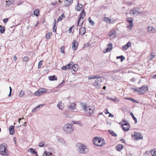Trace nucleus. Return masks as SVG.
I'll return each instance as SVG.
<instances>
[{
  "label": "nucleus",
  "instance_id": "f257e3e1",
  "mask_svg": "<svg viewBox=\"0 0 156 156\" xmlns=\"http://www.w3.org/2000/svg\"><path fill=\"white\" fill-rule=\"evenodd\" d=\"M7 145L5 143H2L0 145V154L2 155L8 156L9 151L7 149Z\"/></svg>",
  "mask_w": 156,
  "mask_h": 156
},
{
  "label": "nucleus",
  "instance_id": "f03ea898",
  "mask_svg": "<svg viewBox=\"0 0 156 156\" xmlns=\"http://www.w3.org/2000/svg\"><path fill=\"white\" fill-rule=\"evenodd\" d=\"M104 141L103 138H99L97 136L95 137L93 140V144L96 146L98 147L103 146L105 144L104 143Z\"/></svg>",
  "mask_w": 156,
  "mask_h": 156
},
{
  "label": "nucleus",
  "instance_id": "7ed1b4c3",
  "mask_svg": "<svg viewBox=\"0 0 156 156\" xmlns=\"http://www.w3.org/2000/svg\"><path fill=\"white\" fill-rule=\"evenodd\" d=\"M101 77V76L95 75L90 76L88 77V79L89 80H91L97 78V79L95 80L94 85L96 87L99 88H100V85H99L100 81V82L102 81L100 79Z\"/></svg>",
  "mask_w": 156,
  "mask_h": 156
},
{
  "label": "nucleus",
  "instance_id": "20e7f679",
  "mask_svg": "<svg viewBox=\"0 0 156 156\" xmlns=\"http://www.w3.org/2000/svg\"><path fill=\"white\" fill-rule=\"evenodd\" d=\"M64 132L68 134H70L73 132L74 128L72 125L69 123L66 124L63 127Z\"/></svg>",
  "mask_w": 156,
  "mask_h": 156
},
{
  "label": "nucleus",
  "instance_id": "39448f33",
  "mask_svg": "<svg viewBox=\"0 0 156 156\" xmlns=\"http://www.w3.org/2000/svg\"><path fill=\"white\" fill-rule=\"evenodd\" d=\"M122 121L125 122L123 124H121L122 123L121 122L119 123V124L122 126V129L124 132L128 131L130 128V126L128 121L125 120V119H122Z\"/></svg>",
  "mask_w": 156,
  "mask_h": 156
},
{
  "label": "nucleus",
  "instance_id": "423d86ee",
  "mask_svg": "<svg viewBox=\"0 0 156 156\" xmlns=\"http://www.w3.org/2000/svg\"><path fill=\"white\" fill-rule=\"evenodd\" d=\"M79 147L78 152L81 154H85L88 151V149L86 146L80 144H78L77 145Z\"/></svg>",
  "mask_w": 156,
  "mask_h": 156
},
{
  "label": "nucleus",
  "instance_id": "0eeeda50",
  "mask_svg": "<svg viewBox=\"0 0 156 156\" xmlns=\"http://www.w3.org/2000/svg\"><path fill=\"white\" fill-rule=\"evenodd\" d=\"M146 88V85H144L140 88H135L134 87H132L131 88V89L133 90L134 91L138 92L139 94H144L145 91V89Z\"/></svg>",
  "mask_w": 156,
  "mask_h": 156
},
{
  "label": "nucleus",
  "instance_id": "6e6552de",
  "mask_svg": "<svg viewBox=\"0 0 156 156\" xmlns=\"http://www.w3.org/2000/svg\"><path fill=\"white\" fill-rule=\"evenodd\" d=\"M139 9L138 8H134L130 11V14L133 15L137 16L140 13V12L138 11Z\"/></svg>",
  "mask_w": 156,
  "mask_h": 156
},
{
  "label": "nucleus",
  "instance_id": "1a4fd4ad",
  "mask_svg": "<svg viewBox=\"0 0 156 156\" xmlns=\"http://www.w3.org/2000/svg\"><path fill=\"white\" fill-rule=\"evenodd\" d=\"M127 21L129 23V25L127 26V28L131 30L133 26V18L132 17L128 18L127 19Z\"/></svg>",
  "mask_w": 156,
  "mask_h": 156
},
{
  "label": "nucleus",
  "instance_id": "9d476101",
  "mask_svg": "<svg viewBox=\"0 0 156 156\" xmlns=\"http://www.w3.org/2000/svg\"><path fill=\"white\" fill-rule=\"evenodd\" d=\"M85 14L86 13L84 10H82L80 14L79 18L78 20L77 25V26H79V23L81 19H83V17L85 16Z\"/></svg>",
  "mask_w": 156,
  "mask_h": 156
},
{
  "label": "nucleus",
  "instance_id": "9b49d317",
  "mask_svg": "<svg viewBox=\"0 0 156 156\" xmlns=\"http://www.w3.org/2000/svg\"><path fill=\"white\" fill-rule=\"evenodd\" d=\"M80 105L82 108L85 112H87L88 108L90 107L89 106H87V103L86 102H82L80 103Z\"/></svg>",
  "mask_w": 156,
  "mask_h": 156
},
{
  "label": "nucleus",
  "instance_id": "f8f14e48",
  "mask_svg": "<svg viewBox=\"0 0 156 156\" xmlns=\"http://www.w3.org/2000/svg\"><path fill=\"white\" fill-rule=\"evenodd\" d=\"M108 35L112 38H114L116 36V32L115 30H112L108 33Z\"/></svg>",
  "mask_w": 156,
  "mask_h": 156
},
{
  "label": "nucleus",
  "instance_id": "ddd939ff",
  "mask_svg": "<svg viewBox=\"0 0 156 156\" xmlns=\"http://www.w3.org/2000/svg\"><path fill=\"white\" fill-rule=\"evenodd\" d=\"M134 137L136 140H138L143 138L141 134L139 132H134Z\"/></svg>",
  "mask_w": 156,
  "mask_h": 156
},
{
  "label": "nucleus",
  "instance_id": "4468645a",
  "mask_svg": "<svg viewBox=\"0 0 156 156\" xmlns=\"http://www.w3.org/2000/svg\"><path fill=\"white\" fill-rule=\"evenodd\" d=\"M71 64V68L74 71L76 72V71L78 68V66L77 64H74V62H70Z\"/></svg>",
  "mask_w": 156,
  "mask_h": 156
},
{
  "label": "nucleus",
  "instance_id": "2eb2a0df",
  "mask_svg": "<svg viewBox=\"0 0 156 156\" xmlns=\"http://www.w3.org/2000/svg\"><path fill=\"white\" fill-rule=\"evenodd\" d=\"M78 45V43L77 41L76 40H73L72 44V48L73 50L76 49Z\"/></svg>",
  "mask_w": 156,
  "mask_h": 156
},
{
  "label": "nucleus",
  "instance_id": "dca6fc26",
  "mask_svg": "<svg viewBox=\"0 0 156 156\" xmlns=\"http://www.w3.org/2000/svg\"><path fill=\"white\" fill-rule=\"evenodd\" d=\"M15 126H10L9 128V130L10 134L13 135L15 132L14 129Z\"/></svg>",
  "mask_w": 156,
  "mask_h": 156
},
{
  "label": "nucleus",
  "instance_id": "f3484780",
  "mask_svg": "<svg viewBox=\"0 0 156 156\" xmlns=\"http://www.w3.org/2000/svg\"><path fill=\"white\" fill-rule=\"evenodd\" d=\"M43 88H41L36 91L35 93V95L36 96H40L43 94Z\"/></svg>",
  "mask_w": 156,
  "mask_h": 156
},
{
  "label": "nucleus",
  "instance_id": "a211bd4d",
  "mask_svg": "<svg viewBox=\"0 0 156 156\" xmlns=\"http://www.w3.org/2000/svg\"><path fill=\"white\" fill-rule=\"evenodd\" d=\"M131 43L130 42H128L126 44L122 46V47L123 48V50H126L129 47L131 46Z\"/></svg>",
  "mask_w": 156,
  "mask_h": 156
},
{
  "label": "nucleus",
  "instance_id": "6ab92c4d",
  "mask_svg": "<svg viewBox=\"0 0 156 156\" xmlns=\"http://www.w3.org/2000/svg\"><path fill=\"white\" fill-rule=\"evenodd\" d=\"M86 32V28L85 27H82L79 30V34L81 35H84Z\"/></svg>",
  "mask_w": 156,
  "mask_h": 156
},
{
  "label": "nucleus",
  "instance_id": "aec40b11",
  "mask_svg": "<svg viewBox=\"0 0 156 156\" xmlns=\"http://www.w3.org/2000/svg\"><path fill=\"white\" fill-rule=\"evenodd\" d=\"M83 7V5L80 3H78L77 6L75 7V9L77 11H80Z\"/></svg>",
  "mask_w": 156,
  "mask_h": 156
},
{
  "label": "nucleus",
  "instance_id": "412c9836",
  "mask_svg": "<svg viewBox=\"0 0 156 156\" xmlns=\"http://www.w3.org/2000/svg\"><path fill=\"white\" fill-rule=\"evenodd\" d=\"M147 31L149 32L154 33L155 32L156 30L154 27H152L149 26L148 27Z\"/></svg>",
  "mask_w": 156,
  "mask_h": 156
},
{
  "label": "nucleus",
  "instance_id": "4be33fe9",
  "mask_svg": "<svg viewBox=\"0 0 156 156\" xmlns=\"http://www.w3.org/2000/svg\"><path fill=\"white\" fill-rule=\"evenodd\" d=\"M123 146L122 144H119L115 147L116 149L119 151H120L123 149Z\"/></svg>",
  "mask_w": 156,
  "mask_h": 156
},
{
  "label": "nucleus",
  "instance_id": "5701e85b",
  "mask_svg": "<svg viewBox=\"0 0 156 156\" xmlns=\"http://www.w3.org/2000/svg\"><path fill=\"white\" fill-rule=\"evenodd\" d=\"M48 79L50 81L57 80V77L56 76L54 75L52 76H50L48 77Z\"/></svg>",
  "mask_w": 156,
  "mask_h": 156
},
{
  "label": "nucleus",
  "instance_id": "b1692460",
  "mask_svg": "<svg viewBox=\"0 0 156 156\" xmlns=\"http://www.w3.org/2000/svg\"><path fill=\"white\" fill-rule=\"evenodd\" d=\"M71 63L70 62L67 65L63 66L62 68V69L63 70H66L67 69H69L71 68Z\"/></svg>",
  "mask_w": 156,
  "mask_h": 156
},
{
  "label": "nucleus",
  "instance_id": "393cba45",
  "mask_svg": "<svg viewBox=\"0 0 156 156\" xmlns=\"http://www.w3.org/2000/svg\"><path fill=\"white\" fill-rule=\"evenodd\" d=\"M112 44L111 43H110L109 44H108V48H106V51L104 53L110 51L111 50V49H112Z\"/></svg>",
  "mask_w": 156,
  "mask_h": 156
},
{
  "label": "nucleus",
  "instance_id": "a878e982",
  "mask_svg": "<svg viewBox=\"0 0 156 156\" xmlns=\"http://www.w3.org/2000/svg\"><path fill=\"white\" fill-rule=\"evenodd\" d=\"M28 151H30L32 154H34L35 155H37V153L35 149L33 148H30L28 149Z\"/></svg>",
  "mask_w": 156,
  "mask_h": 156
},
{
  "label": "nucleus",
  "instance_id": "bb28decb",
  "mask_svg": "<svg viewBox=\"0 0 156 156\" xmlns=\"http://www.w3.org/2000/svg\"><path fill=\"white\" fill-rule=\"evenodd\" d=\"M73 3V1L69 2L67 0H65L64 1V5L66 7H67L69 5H71Z\"/></svg>",
  "mask_w": 156,
  "mask_h": 156
},
{
  "label": "nucleus",
  "instance_id": "cd10ccee",
  "mask_svg": "<svg viewBox=\"0 0 156 156\" xmlns=\"http://www.w3.org/2000/svg\"><path fill=\"white\" fill-rule=\"evenodd\" d=\"M108 132L112 136L115 137L117 136V134L112 130L109 129L108 130Z\"/></svg>",
  "mask_w": 156,
  "mask_h": 156
},
{
  "label": "nucleus",
  "instance_id": "c85d7f7f",
  "mask_svg": "<svg viewBox=\"0 0 156 156\" xmlns=\"http://www.w3.org/2000/svg\"><path fill=\"white\" fill-rule=\"evenodd\" d=\"M68 106L69 108L72 110H74L76 108V104L74 103H71L70 105Z\"/></svg>",
  "mask_w": 156,
  "mask_h": 156
},
{
  "label": "nucleus",
  "instance_id": "c756f323",
  "mask_svg": "<svg viewBox=\"0 0 156 156\" xmlns=\"http://www.w3.org/2000/svg\"><path fill=\"white\" fill-rule=\"evenodd\" d=\"M152 156H156V149L153 148L150 151Z\"/></svg>",
  "mask_w": 156,
  "mask_h": 156
},
{
  "label": "nucleus",
  "instance_id": "7c9ffc66",
  "mask_svg": "<svg viewBox=\"0 0 156 156\" xmlns=\"http://www.w3.org/2000/svg\"><path fill=\"white\" fill-rule=\"evenodd\" d=\"M40 12L39 10L38 9H36L34 12V14L36 16H38Z\"/></svg>",
  "mask_w": 156,
  "mask_h": 156
},
{
  "label": "nucleus",
  "instance_id": "2f4dec72",
  "mask_svg": "<svg viewBox=\"0 0 156 156\" xmlns=\"http://www.w3.org/2000/svg\"><path fill=\"white\" fill-rule=\"evenodd\" d=\"M130 115H131V116H132L133 119L135 121V123L136 124L137 122V120L136 118L134 116L133 113L132 112H130Z\"/></svg>",
  "mask_w": 156,
  "mask_h": 156
},
{
  "label": "nucleus",
  "instance_id": "473e14b6",
  "mask_svg": "<svg viewBox=\"0 0 156 156\" xmlns=\"http://www.w3.org/2000/svg\"><path fill=\"white\" fill-rule=\"evenodd\" d=\"M14 0H9L8 1H6L7 5L9 6L11 4H13L14 2Z\"/></svg>",
  "mask_w": 156,
  "mask_h": 156
},
{
  "label": "nucleus",
  "instance_id": "72a5a7b5",
  "mask_svg": "<svg viewBox=\"0 0 156 156\" xmlns=\"http://www.w3.org/2000/svg\"><path fill=\"white\" fill-rule=\"evenodd\" d=\"M116 59H120L121 62H122L125 59V57L122 55L120 56H117L116 57Z\"/></svg>",
  "mask_w": 156,
  "mask_h": 156
},
{
  "label": "nucleus",
  "instance_id": "f704fd0d",
  "mask_svg": "<svg viewBox=\"0 0 156 156\" xmlns=\"http://www.w3.org/2000/svg\"><path fill=\"white\" fill-rule=\"evenodd\" d=\"M65 16L64 14H62L61 16L58 17L57 19V22L62 20L64 17H65Z\"/></svg>",
  "mask_w": 156,
  "mask_h": 156
},
{
  "label": "nucleus",
  "instance_id": "c9c22d12",
  "mask_svg": "<svg viewBox=\"0 0 156 156\" xmlns=\"http://www.w3.org/2000/svg\"><path fill=\"white\" fill-rule=\"evenodd\" d=\"M0 32L1 34H2L4 33L5 29L4 27H2L1 25L0 26Z\"/></svg>",
  "mask_w": 156,
  "mask_h": 156
},
{
  "label": "nucleus",
  "instance_id": "e433bc0d",
  "mask_svg": "<svg viewBox=\"0 0 156 156\" xmlns=\"http://www.w3.org/2000/svg\"><path fill=\"white\" fill-rule=\"evenodd\" d=\"M51 33L50 32H49L47 33L45 36V38L47 39H49L50 38V35L51 34Z\"/></svg>",
  "mask_w": 156,
  "mask_h": 156
},
{
  "label": "nucleus",
  "instance_id": "4c0bfd02",
  "mask_svg": "<svg viewBox=\"0 0 156 156\" xmlns=\"http://www.w3.org/2000/svg\"><path fill=\"white\" fill-rule=\"evenodd\" d=\"M44 153L45 154L46 156H52V153L49 152L45 151L44 152Z\"/></svg>",
  "mask_w": 156,
  "mask_h": 156
},
{
  "label": "nucleus",
  "instance_id": "58836bf2",
  "mask_svg": "<svg viewBox=\"0 0 156 156\" xmlns=\"http://www.w3.org/2000/svg\"><path fill=\"white\" fill-rule=\"evenodd\" d=\"M93 110H91V111H89L88 112V114H87L86 115L87 116H91L92 113H93Z\"/></svg>",
  "mask_w": 156,
  "mask_h": 156
},
{
  "label": "nucleus",
  "instance_id": "ea45409f",
  "mask_svg": "<svg viewBox=\"0 0 156 156\" xmlns=\"http://www.w3.org/2000/svg\"><path fill=\"white\" fill-rule=\"evenodd\" d=\"M155 57V55H151V56H148V59H149V60H151L153 58H154Z\"/></svg>",
  "mask_w": 156,
  "mask_h": 156
},
{
  "label": "nucleus",
  "instance_id": "a19ab883",
  "mask_svg": "<svg viewBox=\"0 0 156 156\" xmlns=\"http://www.w3.org/2000/svg\"><path fill=\"white\" fill-rule=\"evenodd\" d=\"M43 63V61L41 60L40 61L38 64V68L39 69L41 67V66L42 65Z\"/></svg>",
  "mask_w": 156,
  "mask_h": 156
},
{
  "label": "nucleus",
  "instance_id": "79ce46f5",
  "mask_svg": "<svg viewBox=\"0 0 156 156\" xmlns=\"http://www.w3.org/2000/svg\"><path fill=\"white\" fill-rule=\"evenodd\" d=\"M23 60L24 61L27 62L29 60V58L27 56H25L23 58Z\"/></svg>",
  "mask_w": 156,
  "mask_h": 156
},
{
  "label": "nucleus",
  "instance_id": "37998d69",
  "mask_svg": "<svg viewBox=\"0 0 156 156\" xmlns=\"http://www.w3.org/2000/svg\"><path fill=\"white\" fill-rule=\"evenodd\" d=\"M24 94V92L22 90L20 92V94L19 95V96L20 97H22Z\"/></svg>",
  "mask_w": 156,
  "mask_h": 156
},
{
  "label": "nucleus",
  "instance_id": "c03bdc74",
  "mask_svg": "<svg viewBox=\"0 0 156 156\" xmlns=\"http://www.w3.org/2000/svg\"><path fill=\"white\" fill-rule=\"evenodd\" d=\"M45 144V142H43L41 143H40L39 145V146L40 147H43Z\"/></svg>",
  "mask_w": 156,
  "mask_h": 156
},
{
  "label": "nucleus",
  "instance_id": "a18cd8bd",
  "mask_svg": "<svg viewBox=\"0 0 156 156\" xmlns=\"http://www.w3.org/2000/svg\"><path fill=\"white\" fill-rule=\"evenodd\" d=\"M53 32L54 33H55L56 32L57 27L56 25H54L53 26Z\"/></svg>",
  "mask_w": 156,
  "mask_h": 156
},
{
  "label": "nucleus",
  "instance_id": "49530a36",
  "mask_svg": "<svg viewBox=\"0 0 156 156\" xmlns=\"http://www.w3.org/2000/svg\"><path fill=\"white\" fill-rule=\"evenodd\" d=\"M57 106L59 108V109L60 110H62L63 108L62 107V106H61V105H60V104H58L57 105Z\"/></svg>",
  "mask_w": 156,
  "mask_h": 156
},
{
  "label": "nucleus",
  "instance_id": "de8ad7c7",
  "mask_svg": "<svg viewBox=\"0 0 156 156\" xmlns=\"http://www.w3.org/2000/svg\"><path fill=\"white\" fill-rule=\"evenodd\" d=\"M130 101H132L133 102H135V103H138V101H137L136 100L134 99L133 98H130Z\"/></svg>",
  "mask_w": 156,
  "mask_h": 156
},
{
  "label": "nucleus",
  "instance_id": "09e8293b",
  "mask_svg": "<svg viewBox=\"0 0 156 156\" xmlns=\"http://www.w3.org/2000/svg\"><path fill=\"white\" fill-rule=\"evenodd\" d=\"M108 23L112 24L114 23V22L112 20L109 18L108 21Z\"/></svg>",
  "mask_w": 156,
  "mask_h": 156
},
{
  "label": "nucleus",
  "instance_id": "8fccbe9b",
  "mask_svg": "<svg viewBox=\"0 0 156 156\" xmlns=\"http://www.w3.org/2000/svg\"><path fill=\"white\" fill-rule=\"evenodd\" d=\"M109 20V18L107 17H104V20L106 22L108 23Z\"/></svg>",
  "mask_w": 156,
  "mask_h": 156
},
{
  "label": "nucleus",
  "instance_id": "3c124183",
  "mask_svg": "<svg viewBox=\"0 0 156 156\" xmlns=\"http://www.w3.org/2000/svg\"><path fill=\"white\" fill-rule=\"evenodd\" d=\"M89 22L90 23H91L92 26H94L95 24V23L94 21L92 20H89Z\"/></svg>",
  "mask_w": 156,
  "mask_h": 156
},
{
  "label": "nucleus",
  "instance_id": "603ef678",
  "mask_svg": "<svg viewBox=\"0 0 156 156\" xmlns=\"http://www.w3.org/2000/svg\"><path fill=\"white\" fill-rule=\"evenodd\" d=\"M74 27V26H73L72 27H71L69 29V33H71L72 32V29Z\"/></svg>",
  "mask_w": 156,
  "mask_h": 156
},
{
  "label": "nucleus",
  "instance_id": "864d4df0",
  "mask_svg": "<svg viewBox=\"0 0 156 156\" xmlns=\"http://www.w3.org/2000/svg\"><path fill=\"white\" fill-rule=\"evenodd\" d=\"M63 47H61L60 48L61 52L62 53L64 54L65 51H64V50H63Z\"/></svg>",
  "mask_w": 156,
  "mask_h": 156
},
{
  "label": "nucleus",
  "instance_id": "5fc2aeb1",
  "mask_svg": "<svg viewBox=\"0 0 156 156\" xmlns=\"http://www.w3.org/2000/svg\"><path fill=\"white\" fill-rule=\"evenodd\" d=\"M44 105L43 104H41L39 105H37L36 107H35V108H36L37 109L40 107L41 106H43Z\"/></svg>",
  "mask_w": 156,
  "mask_h": 156
},
{
  "label": "nucleus",
  "instance_id": "6e6d98bb",
  "mask_svg": "<svg viewBox=\"0 0 156 156\" xmlns=\"http://www.w3.org/2000/svg\"><path fill=\"white\" fill-rule=\"evenodd\" d=\"M130 81L133 82H134L135 81V79L134 77H132L131 79H130Z\"/></svg>",
  "mask_w": 156,
  "mask_h": 156
},
{
  "label": "nucleus",
  "instance_id": "4d7b16f0",
  "mask_svg": "<svg viewBox=\"0 0 156 156\" xmlns=\"http://www.w3.org/2000/svg\"><path fill=\"white\" fill-rule=\"evenodd\" d=\"M8 18L4 19L3 20V21L4 23H5L8 22Z\"/></svg>",
  "mask_w": 156,
  "mask_h": 156
},
{
  "label": "nucleus",
  "instance_id": "13d9d810",
  "mask_svg": "<svg viewBox=\"0 0 156 156\" xmlns=\"http://www.w3.org/2000/svg\"><path fill=\"white\" fill-rule=\"evenodd\" d=\"M17 59V58L16 55H15L13 57V60L14 61H16Z\"/></svg>",
  "mask_w": 156,
  "mask_h": 156
},
{
  "label": "nucleus",
  "instance_id": "bf43d9fd",
  "mask_svg": "<svg viewBox=\"0 0 156 156\" xmlns=\"http://www.w3.org/2000/svg\"><path fill=\"white\" fill-rule=\"evenodd\" d=\"M113 100L115 102H118L119 101V100L118 99L116 98H114Z\"/></svg>",
  "mask_w": 156,
  "mask_h": 156
},
{
  "label": "nucleus",
  "instance_id": "052dcab7",
  "mask_svg": "<svg viewBox=\"0 0 156 156\" xmlns=\"http://www.w3.org/2000/svg\"><path fill=\"white\" fill-rule=\"evenodd\" d=\"M151 77L153 79L156 78V74L154 75L151 76Z\"/></svg>",
  "mask_w": 156,
  "mask_h": 156
},
{
  "label": "nucleus",
  "instance_id": "680f3d73",
  "mask_svg": "<svg viewBox=\"0 0 156 156\" xmlns=\"http://www.w3.org/2000/svg\"><path fill=\"white\" fill-rule=\"evenodd\" d=\"M37 109L35 108V107L32 110L31 112H34L36 111Z\"/></svg>",
  "mask_w": 156,
  "mask_h": 156
},
{
  "label": "nucleus",
  "instance_id": "e2e57ef3",
  "mask_svg": "<svg viewBox=\"0 0 156 156\" xmlns=\"http://www.w3.org/2000/svg\"><path fill=\"white\" fill-rule=\"evenodd\" d=\"M43 90H42V91H43V94L44 93H45L46 92H47V90L43 88Z\"/></svg>",
  "mask_w": 156,
  "mask_h": 156
},
{
  "label": "nucleus",
  "instance_id": "0e129e2a",
  "mask_svg": "<svg viewBox=\"0 0 156 156\" xmlns=\"http://www.w3.org/2000/svg\"><path fill=\"white\" fill-rule=\"evenodd\" d=\"M105 114H109L110 113L108 112L107 109H106L105 110Z\"/></svg>",
  "mask_w": 156,
  "mask_h": 156
},
{
  "label": "nucleus",
  "instance_id": "69168bd1",
  "mask_svg": "<svg viewBox=\"0 0 156 156\" xmlns=\"http://www.w3.org/2000/svg\"><path fill=\"white\" fill-rule=\"evenodd\" d=\"M65 81L64 80H63V81H62L61 83L59 84V85H63L64 83H65Z\"/></svg>",
  "mask_w": 156,
  "mask_h": 156
},
{
  "label": "nucleus",
  "instance_id": "338daca9",
  "mask_svg": "<svg viewBox=\"0 0 156 156\" xmlns=\"http://www.w3.org/2000/svg\"><path fill=\"white\" fill-rule=\"evenodd\" d=\"M56 4H57V2H56L55 3L52 2L51 3V5H55Z\"/></svg>",
  "mask_w": 156,
  "mask_h": 156
},
{
  "label": "nucleus",
  "instance_id": "774afa93",
  "mask_svg": "<svg viewBox=\"0 0 156 156\" xmlns=\"http://www.w3.org/2000/svg\"><path fill=\"white\" fill-rule=\"evenodd\" d=\"M83 19V20H82V22L81 23L80 25V26H81H81H82V25H83V22H84V20H83V19Z\"/></svg>",
  "mask_w": 156,
  "mask_h": 156
}]
</instances>
